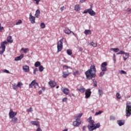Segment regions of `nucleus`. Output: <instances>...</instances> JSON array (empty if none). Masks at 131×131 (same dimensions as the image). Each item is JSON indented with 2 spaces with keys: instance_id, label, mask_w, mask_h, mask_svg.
I'll return each mask as SVG.
<instances>
[{
  "instance_id": "obj_1",
  "label": "nucleus",
  "mask_w": 131,
  "mask_h": 131,
  "mask_svg": "<svg viewBox=\"0 0 131 131\" xmlns=\"http://www.w3.org/2000/svg\"><path fill=\"white\" fill-rule=\"evenodd\" d=\"M96 66L95 65L91 66L89 70L85 72V75L88 79H92L94 77L97 76L96 75Z\"/></svg>"
},
{
  "instance_id": "obj_2",
  "label": "nucleus",
  "mask_w": 131,
  "mask_h": 131,
  "mask_svg": "<svg viewBox=\"0 0 131 131\" xmlns=\"http://www.w3.org/2000/svg\"><path fill=\"white\" fill-rule=\"evenodd\" d=\"M87 121L90 123V125H88V128L90 131L95 130V129H97V128H99L101 126L100 123L95 124V121L93 120L92 117H90L87 119Z\"/></svg>"
},
{
  "instance_id": "obj_3",
  "label": "nucleus",
  "mask_w": 131,
  "mask_h": 131,
  "mask_svg": "<svg viewBox=\"0 0 131 131\" xmlns=\"http://www.w3.org/2000/svg\"><path fill=\"white\" fill-rule=\"evenodd\" d=\"M87 121L90 123V125H88V128L90 131L95 130V129H97V128H99L101 126L100 123L95 124V121L93 120L92 117H90L87 119Z\"/></svg>"
},
{
  "instance_id": "obj_4",
  "label": "nucleus",
  "mask_w": 131,
  "mask_h": 131,
  "mask_svg": "<svg viewBox=\"0 0 131 131\" xmlns=\"http://www.w3.org/2000/svg\"><path fill=\"white\" fill-rule=\"evenodd\" d=\"M126 116L129 117L131 115V103L129 101H127L126 104Z\"/></svg>"
},
{
  "instance_id": "obj_5",
  "label": "nucleus",
  "mask_w": 131,
  "mask_h": 131,
  "mask_svg": "<svg viewBox=\"0 0 131 131\" xmlns=\"http://www.w3.org/2000/svg\"><path fill=\"white\" fill-rule=\"evenodd\" d=\"M6 45H8V42L7 41H4L2 42L0 47V55H3L6 51Z\"/></svg>"
},
{
  "instance_id": "obj_6",
  "label": "nucleus",
  "mask_w": 131,
  "mask_h": 131,
  "mask_svg": "<svg viewBox=\"0 0 131 131\" xmlns=\"http://www.w3.org/2000/svg\"><path fill=\"white\" fill-rule=\"evenodd\" d=\"M64 38L62 37L59 41L57 42V52H61L63 49V40Z\"/></svg>"
},
{
  "instance_id": "obj_7",
  "label": "nucleus",
  "mask_w": 131,
  "mask_h": 131,
  "mask_svg": "<svg viewBox=\"0 0 131 131\" xmlns=\"http://www.w3.org/2000/svg\"><path fill=\"white\" fill-rule=\"evenodd\" d=\"M83 13V14H88L89 13L91 16H95L96 15V12L93 10L92 7L84 10Z\"/></svg>"
},
{
  "instance_id": "obj_8",
  "label": "nucleus",
  "mask_w": 131,
  "mask_h": 131,
  "mask_svg": "<svg viewBox=\"0 0 131 131\" xmlns=\"http://www.w3.org/2000/svg\"><path fill=\"white\" fill-rule=\"evenodd\" d=\"M33 86L35 89H37L39 86L38 83L36 82L35 80H33L29 85L30 89H32Z\"/></svg>"
},
{
  "instance_id": "obj_9",
  "label": "nucleus",
  "mask_w": 131,
  "mask_h": 131,
  "mask_svg": "<svg viewBox=\"0 0 131 131\" xmlns=\"http://www.w3.org/2000/svg\"><path fill=\"white\" fill-rule=\"evenodd\" d=\"M17 115V112L10 110L9 113V118H14Z\"/></svg>"
},
{
  "instance_id": "obj_10",
  "label": "nucleus",
  "mask_w": 131,
  "mask_h": 131,
  "mask_svg": "<svg viewBox=\"0 0 131 131\" xmlns=\"http://www.w3.org/2000/svg\"><path fill=\"white\" fill-rule=\"evenodd\" d=\"M91 95H92V91H91V89H87L85 92V98L86 99H89V98L91 97Z\"/></svg>"
},
{
  "instance_id": "obj_11",
  "label": "nucleus",
  "mask_w": 131,
  "mask_h": 131,
  "mask_svg": "<svg viewBox=\"0 0 131 131\" xmlns=\"http://www.w3.org/2000/svg\"><path fill=\"white\" fill-rule=\"evenodd\" d=\"M107 66V62H103L101 65V71H107V68L106 67Z\"/></svg>"
},
{
  "instance_id": "obj_12",
  "label": "nucleus",
  "mask_w": 131,
  "mask_h": 131,
  "mask_svg": "<svg viewBox=\"0 0 131 131\" xmlns=\"http://www.w3.org/2000/svg\"><path fill=\"white\" fill-rule=\"evenodd\" d=\"M29 20L32 24L35 23V17L32 16V14L30 13Z\"/></svg>"
},
{
  "instance_id": "obj_13",
  "label": "nucleus",
  "mask_w": 131,
  "mask_h": 131,
  "mask_svg": "<svg viewBox=\"0 0 131 131\" xmlns=\"http://www.w3.org/2000/svg\"><path fill=\"white\" fill-rule=\"evenodd\" d=\"M49 84L51 89H53V88H55L56 85H57V82H56L55 81H50L49 82Z\"/></svg>"
},
{
  "instance_id": "obj_14",
  "label": "nucleus",
  "mask_w": 131,
  "mask_h": 131,
  "mask_svg": "<svg viewBox=\"0 0 131 131\" xmlns=\"http://www.w3.org/2000/svg\"><path fill=\"white\" fill-rule=\"evenodd\" d=\"M80 124H81V121H78L76 120L73 122V125L74 126L78 127V126H79V125H80Z\"/></svg>"
},
{
  "instance_id": "obj_15",
  "label": "nucleus",
  "mask_w": 131,
  "mask_h": 131,
  "mask_svg": "<svg viewBox=\"0 0 131 131\" xmlns=\"http://www.w3.org/2000/svg\"><path fill=\"white\" fill-rule=\"evenodd\" d=\"M61 91L64 95H68L70 93V91L68 88H64L63 89H62Z\"/></svg>"
},
{
  "instance_id": "obj_16",
  "label": "nucleus",
  "mask_w": 131,
  "mask_h": 131,
  "mask_svg": "<svg viewBox=\"0 0 131 131\" xmlns=\"http://www.w3.org/2000/svg\"><path fill=\"white\" fill-rule=\"evenodd\" d=\"M125 122L124 120H120L117 121V123L119 124V126H122L123 125Z\"/></svg>"
},
{
  "instance_id": "obj_17",
  "label": "nucleus",
  "mask_w": 131,
  "mask_h": 131,
  "mask_svg": "<svg viewBox=\"0 0 131 131\" xmlns=\"http://www.w3.org/2000/svg\"><path fill=\"white\" fill-rule=\"evenodd\" d=\"M80 9H81V7H80V5H79V4H77L74 7V10H75V11H76V12L79 11Z\"/></svg>"
},
{
  "instance_id": "obj_18",
  "label": "nucleus",
  "mask_w": 131,
  "mask_h": 131,
  "mask_svg": "<svg viewBox=\"0 0 131 131\" xmlns=\"http://www.w3.org/2000/svg\"><path fill=\"white\" fill-rule=\"evenodd\" d=\"M77 91H79L80 93H84L85 92V89L82 87V86H81L79 88L77 89Z\"/></svg>"
},
{
  "instance_id": "obj_19",
  "label": "nucleus",
  "mask_w": 131,
  "mask_h": 131,
  "mask_svg": "<svg viewBox=\"0 0 131 131\" xmlns=\"http://www.w3.org/2000/svg\"><path fill=\"white\" fill-rule=\"evenodd\" d=\"M70 74L69 73V71H67L66 72H63V75L62 76L63 77V78H66L67 77V76H68V75H69Z\"/></svg>"
},
{
  "instance_id": "obj_20",
  "label": "nucleus",
  "mask_w": 131,
  "mask_h": 131,
  "mask_svg": "<svg viewBox=\"0 0 131 131\" xmlns=\"http://www.w3.org/2000/svg\"><path fill=\"white\" fill-rule=\"evenodd\" d=\"M64 32L66 34H70L72 31L70 30L68 28H65Z\"/></svg>"
},
{
  "instance_id": "obj_21",
  "label": "nucleus",
  "mask_w": 131,
  "mask_h": 131,
  "mask_svg": "<svg viewBox=\"0 0 131 131\" xmlns=\"http://www.w3.org/2000/svg\"><path fill=\"white\" fill-rule=\"evenodd\" d=\"M23 70H24L25 72H29V66H23Z\"/></svg>"
},
{
  "instance_id": "obj_22",
  "label": "nucleus",
  "mask_w": 131,
  "mask_h": 131,
  "mask_svg": "<svg viewBox=\"0 0 131 131\" xmlns=\"http://www.w3.org/2000/svg\"><path fill=\"white\" fill-rule=\"evenodd\" d=\"M124 55H125V56L124 55L123 56V59L124 60V61H126V59H128V57H129V54L125 52V54H124Z\"/></svg>"
},
{
  "instance_id": "obj_23",
  "label": "nucleus",
  "mask_w": 131,
  "mask_h": 131,
  "mask_svg": "<svg viewBox=\"0 0 131 131\" xmlns=\"http://www.w3.org/2000/svg\"><path fill=\"white\" fill-rule=\"evenodd\" d=\"M24 57V55L23 54H21L19 56H17L15 58V61H19V60H21Z\"/></svg>"
},
{
  "instance_id": "obj_24",
  "label": "nucleus",
  "mask_w": 131,
  "mask_h": 131,
  "mask_svg": "<svg viewBox=\"0 0 131 131\" xmlns=\"http://www.w3.org/2000/svg\"><path fill=\"white\" fill-rule=\"evenodd\" d=\"M84 33L85 34V35H88V34H92V31H91V30H85Z\"/></svg>"
},
{
  "instance_id": "obj_25",
  "label": "nucleus",
  "mask_w": 131,
  "mask_h": 131,
  "mask_svg": "<svg viewBox=\"0 0 131 131\" xmlns=\"http://www.w3.org/2000/svg\"><path fill=\"white\" fill-rule=\"evenodd\" d=\"M40 14V11L38 9H37L36 11V13L35 14V17H36V18H38V17H39V15Z\"/></svg>"
},
{
  "instance_id": "obj_26",
  "label": "nucleus",
  "mask_w": 131,
  "mask_h": 131,
  "mask_svg": "<svg viewBox=\"0 0 131 131\" xmlns=\"http://www.w3.org/2000/svg\"><path fill=\"white\" fill-rule=\"evenodd\" d=\"M7 40L8 42H10V43H12V42H13V40L12 39V37L11 36H9L7 37Z\"/></svg>"
},
{
  "instance_id": "obj_27",
  "label": "nucleus",
  "mask_w": 131,
  "mask_h": 131,
  "mask_svg": "<svg viewBox=\"0 0 131 131\" xmlns=\"http://www.w3.org/2000/svg\"><path fill=\"white\" fill-rule=\"evenodd\" d=\"M21 51H23L24 53L25 54H26L27 53V52H29V48H21Z\"/></svg>"
},
{
  "instance_id": "obj_28",
  "label": "nucleus",
  "mask_w": 131,
  "mask_h": 131,
  "mask_svg": "<svg viewBox=\"0 0 131 131\" xmlns=\"http://www.w3.org/2000/svg\"><path fill=\"white\" fill-rule=\"evenodd\" d=\"M110 51H114L115 53L119 52V48H111Z\"/></svg>"
},
{
  "instance_id": "obj_29",
  "label": "nucleus",
  "mask_w": 131,
  "mask_h": 131,
  "mask_svg": "<svg viewBox=\"0 0 131 131\" xmlns=\"http://www.w3.org/2000/svg\"><path fill=\"white\" fill-rule=\"evenodd\" d=\"M31 123L32 124H34V125H36V126L39 125V122L38 121H32Z\"/></svg>"
},
{
  "instance_id": "obj_30",
  "label": "nucleus",
  "mask_w": 131,
  "mask_h": 131,
  "mask_svg": "<svg viewBox=\"0 0 131 131\" xmlns=\"http://www.w3.org/2000/svg\"><path fill=\"white\" fill-rule=\"evenodd\" d=\"M40 65H41L40 61H37L34 64L35 67H39Z\"/></svg>"
},
{
  "instance_id": "obj_31",
  "label": "nucleus",
  "mask_w": 131,
  "mask_h": 131,
  "mask_svg": "<svg viewBox=\"0 0 131 131\" xmlns=\"http://www.w3.org/2000/svg\"><path fill=\"white\" fill-rule=\"evenodd\" d=\"M78 74H79V71H78V70H75L73 71V75H78Z\"/></svg>"
},
{
  "instance_id": "obj_32",
  "label": "nucleus",
  "mask_w": 131,
  "mask_h": 131,
  "mask_svg": "<svg viewBox=\"0 0 131 131\" xmlns=\"http://www.w3.org/2000/svg\"><path fill=\"white\" fill-rule=\"evenodd\" d=\"M67 53L69 56H71L72 55V51L70 49H68L67 50Z\"/></svg>"
},
{
  "instance_id": "obj_33",
  "label": "nucleus",
  "mask_w": 131,
  "mask_h": 131,
  "mask_svg": "<svg viewBox=\"0 0 131 131\" xmlns=\"http://www.w3.org/2000/svg\"><path fill=\"white\" fill-rule=\"evenodd\" d=\"M11 122H16V121H18V118L16 117H14L13 118H11Z\"/></svg>"
},
{
  "instance_id": "obj_34",
  "label": "nucleus",
  "mask_w": 131,
  "mask_h": 131,
  "mask_svg": "<svg viewBox=\"0 0 131 131\" xmlns=\"http://www.w3.org/2000/svg\"><path fill=\"white\" fill-rule=\"evenodd\" d=\"M44 69H45V68H43V67L42 66H40L39 67V71H40V72H42V71H43Z\"/></svg>"
},
{
  "instance_id": "obj_35",
  "label": "nucleus",
  "mask_w": 131,
  "mask_h": 131,
  "mask_svg": "<svg viewBox=\"0 0 131 131\" xmlns=\"http://www.w3.org/2000/svg\"><path fill=\"white\" fill-rule=\"evenodd\" d=\"M91 46H92L94 48H97V42H92L91 43Z\"/></svg>"
},
{
  "instance_id": "obj_36",
  "label": "nucleus",
  "mask_w": 131,
  "mask_h": 131,
  "mask_svg": "<svg viewBox=\"0 0 131 131\" xmlns=\"http://www.w3.org/2000/svg\"><path fill=\"white\" fill-rule=\"evenodd\" d=\"M22 85H23V83L21 82H18L17 83V88H21V86H22Z\"/></svg>"
},
{
  "instance_id": "obj_37",
  "label": "nucleus",
  "mask_w": 131,
  "mask_h": 131,
  "mask_svg": "<svg viewBox=\"0 0 131 131\" xmlns=\"http://www.w3.org/2000/svg\"><path fill=\"white\" fill-rule=\"evenodd\" d=\"M116 96L118 100H120L121 96H120V94L119 93H117L116 95Z\"/></svg>"
},
{
  "instance_id": "obj_38",
  "label": "nucleus",
  "mask_w": 131,
  "mask_h": 131,
  "mask_svg": "<svg viewBox=\"0 0 131 131\" xmlns=\"http://www.w3.org/2000/svg\"><path fill=\"white\" fill-rule=\"evenodd\" d=\"M98 94L99 95V97H101V96H102V95L103 94V90H98Z\"/></svg>"
},
{
  "instance_id": "obj_39",
  "label": "nucleus",
  "mask_w": 131,
  "mask_h": 131,
  "mask_svg": "<svg viewBox=\"0 0 131 131\" xmlns=\"http://www.w3.org/2000/svg\"><path fill=\"white\" fill-rule=\"evenodd\" d=\"M123 54H125V52H124L123 51L121 50L119 52L116 54V55H122Z\"/></svg>"
},
{
  "instance_id": "obj_40",
  "label": "nucleus",
  "mask_w": 131,
  "mask_h": 131,
  "mask_svg": "<svg viewBox=\"0 0 131 131\" xmlns=\"http://www.w3.org/2000/svg\"><path fill=\"white\" fill-rule=\"evenodd\" d=\"M17 88H18V86H17V84H12V88L13 89V90H17Z\"/></svg>"
},
{
  "instance_id": "obj_41",
  "label": "nucleus",
  "mask_w": 131,
  "mask_h": 131,
  "mask_svg": "<svg viewBox=\"0 0 131 131\" xmlns=\"http://www.w3.org/2000/svg\"><path fill=\"white\" fill-rule=\"evenodd\" d=\"M92 80L94 83V86H97L98 84H97V81H96V80L93 79Z\"/></svg>"
},
{
  "instance_id": "obj_42",
  "label": "nucleus",
  "mask_w": 131,
  "mask_h": 131,
  "mask_svg": "<svg viewBox=\"0 0 131 131\" xmlns=\"http://www.w3.org/2000/svg\"><path fill=\"white\" fill-rule=\"evenodd\" d=\"M102 113H103V111H100L98 112H96L95 115H100V114H102Z\"/></svg>"
},
{
  "instance_id": "obj_43",
  "label": "nucleus",
  "mask_w": 131,
  "mask_h": 131,
  "mask_svg": "<svg viewBox=\"0 0 131 131\" xmlns=\"http://www.w3.org/2000/svg\"><path fill=\"white\" fill-rule=\"evenodd\" d=\"M22 24V20L21 19H19L17 22L16 23V25H20V24Z\"/></svg>"
},
{
  "instance_id": "obj_44",
  "label": "nucleus",
  "mask_w": 131,
  "mask_h": 131,
  "mask_svg": "<svg viewBox=\"0 0 131 131\" xmlns=\"http://www.w3.org/2000/svg\"><path fill=\"white\" fill-rule=\"evenodd\" d=\"M105 71H102V72H100V75H99L100 77H102V76H103V75H104V74H105Z\"/></svg>"
},
{
  "instance_id": "obj_45",
  "label": "nucleus",
  "mask_w": 131,
  "mask_h": 131,
  "mask_svg": "<svg viewBox=\"0 0 131 131\" xmlns=\"http://www.w3.org/2000/svg\"><path fill=\"white\" fill-rule=\"evenodd\" d=\"M40 27L41 28H42V29L46 28V25L45 24V23H41Z\"/></svg>"
},
{
  "instance_id": "obj_46",
  "label": "nucleus",
  "mask_w": 131,
  "mask_h": 131,
  "mask_svg": "<svg viewBox=\"0 0 131 131\" xmlns=\"http://www.w3.org/2000/svg\"><path fill=\"white\" fill-rule=\"evenodd\" d=\"M116 118L115 117L111 116L110 117V120H112V121H114V120H115Z\"/></svg>"
},
{
  "instance_id": "obj_47",
  "label": "nucleus",
  "mask_w": 131,
  "mask_h": 131,
  "mask_svg": "<svg viewBox=\"0 0 131 131\" xmlns=\"http://www.w3.org/2000/svg\"><path fill=\"white\" fill-rule=\"evenodd\" d=\"M4 29V27H2V24L0 23V32H3Z\"/></svg>"
},
{
  "instance_id": "obj_48",
  "label": "nucleus",
  "mask_w": 131,
  "mask_h": 131,
  "mask_svg": "<svg viewBox=\"0 0 131 131\" xmlns=\"http://www.w3.org/2000/svg\"><path fill=\"white\" fill-rule=\"evenodd\" d=\"M37 71H38V70L37 69V68H35L33 70V74H35V75H36V72H37Z\"/></svg>"
},
{
  "instance_id": "obj_49",
  "label": "nucleus",
  "mask_w": 131,
  "mask_h": 131,
  "mask_svg": "<svg viewBox=\"0 0 131 131\" xmlns=\"http://www.w3.org/2000/svg\"><path fill=\"white\" fill-rule=\"evenodd\" d=\"M120 74H127L126 72L123 71V70H121L120 71Z\"/></svg>"
},
{
  "instance_id": "obj_50",
  "label": "nucleus",
  "mask_w": 131,
  "mask_h": 131,
  "mask_svg": "<svg viewBox=\"0 0 131 131\" xmlns=\"http://www.w3.org/2000/svg\"><path fill=\"white\" fill-rule=\"evenodd\" d=\"M32 111V107H30L28 110H27V112H28V113H29V112H31Z\"/></svg>"
},
{
  "instance_id": "obj_51",
  "label": "nucleus",
  "mask_w": 131,
  "mask_h": 131,
  "mask_svg": "<svg viewBox=\"0 0 131 131\" xmlns=\"http://www.w3.org/2000/svg\"><path fill=\"white\" fill-rule=\"evenodd\" d=\"M63 68L66 70L67 69H69L70 68L68 66H63Z\"/></svg>"
},
{
  "instance_id": "obj_52",
  "label": "nucleus",
  "mask_w": 131,
  "mask_h": 131,
  "mask_svg": "<svg viewBox=\"0 0 131 131\" xmlns=\"http://www.w3.org/2000/svg\"><path fill=\"white\" fill-rule=\"evenodd\" d=\"M34 2H36V4L37 5H38V4H39V2H40V0H34Z\"/></svg>"
},
{
  "instance_id": "obj_53",
  "label": "nucleus",
  "mask_w": 131,
  "mask_h": 131,
  "mask_svg": "<svg viewBox=\"0 0 131 131\" xmlns=\"http://www.w3.org/2000/svg\"><path fill=\"white\" fill-rule=\"evenodd\" d=\"M62 102H67V97H65L62 100Z\"/></svg>"
},
{
  "instance_id": "obj_54",
  "label": "nucleus",
  "mask_w": 131,
  "mask_h": 131,
  "mask_svg": "<svg viewBox=\"0 0 131 131\" xmlns=\"http://www.w3.org/2000/svg\"><path fill=\"white\" fill-rule=\"evenodd\" d=\"M76 120L77 121H80V118L78 116L77 117V118L76 119Z\"/></svg>"
},
{
  "instance_id": "obj_55",
  "label": "nucleus",
  "mask_w": 131,
  "mask_h": 131,
  "mask_svg": "<svg viewBox=\"0 0 131 131\" xmlns=\"http://www.w3.org/2000/svg\"><path fill=\"white\" fill-rule=\"evenodd\" d=\"M64 9H65V7L64 6H62V7L60 8V11L61 12H63V11H64Z\"/></svg>"
},
{
  "instance_id": "obj_56",
  "label": "nucleus",
  "mask_w": 131,
  "mask_h": 131,
  "mask_svg": "<svg viewBox=\"0 0 131 131\" xmlns=\"http://www.w3.org/2000/svg\"><path fill=\"white\" fill-rule=\"evenodd\" d=\"M86 2V0H80V3H81L82 4L83 3H85Z\"/></svg>"
},
{
  "instance_id": "obj_57",
  "label": "nucleus",
  "mask_w": 131,
  "mask_h": 131,
  "mask_svg": "<svg viewBox=\"0 0 131 131\" xmlns=\"http://www.w3.org/2000/svg\"><path fill=\"white\" fill-rule=\"evenodd\" d=\"M4 72H5V73H10V72L7 70H5Z\"/></svg>"
},
{
  "instance_id": "obj_58",
  "label": "nucleus",
  "mask_w": 131,
  "mask_h": 131,
  "mask_svg": "<svg viewBox=\"0 0 131 131\" xmlns=\"http://www.w3.org/2000/svg\"><path fill=\"white\" fill-rule=\"evenodd\" d=\"M36 131H42V130L41 129H40V127H38Z\"/></svg>"
},
{
  "instance_id": "obj_59",
  "label": "nucleus",
  "mask_w": 131,
  "mask_h": 131,
  "mask_svg": "<svg viewBox=\"0 0 131 131\" xmlns=\"http://www.w3.org/2000/svg\"><path fill=\"white\" fill-rule=\"evenodd\" d=\"M86 128V126H83V127H82V129H83V130H85V129Z\"/></svg>"
},
{
  "instance_id": "obj_60",
  "label": "nucleus",
  "mask_w": 131,
  "mask_h": 131,
  "mask_svg": "<svg viewBox=\"0 0 131 131\" xmlns=\"http://www.w3.org/2000/svg\"><path fill=\"white\" fill-rule=\"evenodd\" d=\"M82 116V113L80 114L78 116V117H80H80H81Z\"/></svg>"
},
{
  "instance_id": "obj_61",
  "label": "nucleus",
  "mask_w": 131,
  "mask_h": 131,
  "mask_svg": "<svg viewBox=\"0 0 131 131\" xmlns=\"http://www.w3.org/2000/svg\"><path fill=\"white\" fill-rule=\"evenodd\" d=\"M41 94H42V91L40 90L39 92V95H41Z\"/></svg>"
},
{
  "instance_id": "obj_62",
  "label": "nucleus",
  "mask_w": 131,
  "mask_h": 131,
  "mask_svg": "<svg viewBox=\"0 0 131 131\" xmlns=\"http://www.w3.org/2000/svg\"><path fill=\"white\" fill-rule=\"evenodd\" d=\"M71 33H72L73 35H74V36H76V34H75V33H74V32H73V31H72Z\"/></svg>"
},
{
  "instance_id": "obj_63",
  "label": "nucleus",
  "mask_w": 131,
  "mask_h": 131,
  "mask_svg": "<svg viewBox=\"0 0 131 131\" xmlns=\"http://www.w3.org/2000/svg\"><path fill=\"white\" fill-rule=\"evenodd\" d=\"M42 91H46V87H42Z\"/></svg>"
},
{
  "instance_id": "obj_64",
  "label": "nucleus",
  "mask_w": 131,
  "mask_h": 131,
  "mask_svg": "<svg viewBox=\"0 0 131 131\" xmlns=\"http://www.w3.org/2000/svg\"><path fill=\"white\" fill-rule=\"evenodd\" d=\"M128 12L129 13H130V12H131V9H129V10H128Z\"/></svg>"
}]
</instances>
